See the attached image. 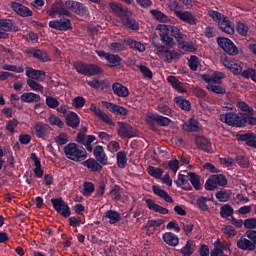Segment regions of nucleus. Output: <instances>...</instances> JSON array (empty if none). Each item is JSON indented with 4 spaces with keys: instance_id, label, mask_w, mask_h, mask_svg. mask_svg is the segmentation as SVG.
Returning a JSON list of instances; mask_svg holds the SVG:
<instances>
[{
    "instance_id": "64",
    "label": "nucleus",
    "mask_w": 256,
    "mask_h": 256,
    "mask_svg": "<svg viewBox=\"0 0 256 256\" xmlns=\"http://www.w3.org/2000/svg\"><path fill=\"white\" fill-rule=\"evenodd\" d=\"M188 65L191 71H197L199 68V58L197 56H190L188 60Z\"/></svg>"
},
{
    "instance_id": "14",
    "label": "nucleus",
    "mask_w": 256,
    "mask_h": 256,
    "mask_svg": "<svg viewBox=\"0 0 256 256\" xmlns=\"http://www.w3.org/2000/svg\"><path fill=\"white\" fill-rule=\"evenodd\" d=\"M65 7L67 9H71L74 13H77V15H85L87 13V8L84 7L82 3L68 0L65 2Z\"/></svg>"
},
{
    "instance_id": "44",
    "label": "nucleus",
    "mask_w": 256,
    "mask_h": 256,
    "mask_svg": "<svg viewBox=\"0 0 256 256\" xmlns=\"http://www.w3.org/2000/svg\"><path fill=\"white\" fill-rule=\"evenodd\" d=\"M156 111L162 115H167L168 117H173V110L169 107L167 103H161L156 107Z\"/></svg>"
},
{
    "instance_id": "61",
    "label": "nucleus",
    "mask_w": 256,
    "mask_h": 256,
    "mask_svg": "<svg viewBox=\"0 0 256 256\" xmlns=\"http://www.w3.org/2000/svg\"><path fill=\"white\" fill-rule=\"evenodd\" d=\"M120 191H121V187H119V185L112 186L110 190V196L112 197V199H114L115 201H120L121 199Z\"/></svg>"
},
{
    "instance_id": "22",
    "label": "nucleus",
    "mask_w": 256,
    "mask_h": 256,
    "mask_svg": "<svg viewBox=\"0 0 256 256\" xmlns=\"http://www.w3.org/2000/svg\"><path fill=\"white\" fill-rule=\"evenodd\" d=\"M83 167H87L92 173H99L103 170V166L99 161L89 158L82 163Z\"/></svg>"
},
{
    "instance_id": "34",
    "label": "nucleus",
    "mask_w": 256,
    "mask_h": 256,
    "mask_svg": "<svg viewBox=\"0 0 256 256\" xmlns=\"http://www.w3.org/2000/svg\"><path fill=\"white\" fill-rule=\"evenodd\" d=\"M7 31H11V23L7 22V20H0V39L9 38Z\"/></svg>"
},
{
    "instance_id": "6",
    "label": "nucleus",
    "mask_w": 256,
    "mask_h": 256,
    "mask_svg": "<svg viewBox=\"0 0 256 256\" xmlns=\"http://www.w3.org/2000/svg\"><path fill=\"white\" fill-rule=\"evenodd\" d=\"M51 203L57 213L63 217H71V208H69V205L62 198H52Z\"/></svg>"
},
{
    "instance_id": "57",
    "label": "nucleus",
    "mask_w": 256,
    "mask_h": 256,
    "mask_svg": "<svg viewBox=\"0 0 256 256\" xmlns=\"http://www.w3.org/2000/svg\"><path fill=\"white\" fill-rule=\"evenodd\" d=\"M137 67L145 79H153V71L149 67L144 65H138Z\"/></svg>"
},
{
    "instance_id": "25",
    "label": "nucleus",
    "mask_w": 256,
    "mask_h": 256,
    "mask_svg": "<svg viewBox=\"0 0 256 256\" xmlns=\"http://www.w3.org/2000/svg\"><path fill=\"white\" fill-rule=\"evenodd\" d=\"M162 239L166 245H169V247H177V245H179V236L172 232H165L162 235Z\"/></svg>"
},
{
    "instance_id": "3",
    "label": "nucleus",
    "mask_w": 256,
    "mask_h": 256,
    "mask_svg": "<svg viewBox=\"0 0 256 256\" xmlns=\"http://www.w3.org/2000/svg\"><path fill=\"white\" fill-rule=\"evenodd\" d=\"M74 68L80 75H86V77H93V75H99L101 68L93 64H85L83 62H75Z\"/></svg>"
},
{
    "instance_id": "10",
    "label": "nucleus",
    "mask_w": 256,
    "mask_h": 256,
    "mask_svg": "<svg viewBox=\"0 0 256 256\" xmlns=\"http://www.w3.org/2000/svg\"><path fill=\"white\" fill-rule=\"evenodd\" d=\"M48 25L51 29H56V31H69L71 29V20L68 18L52 20Z\"/></svg>"
},
{
    "instance_id": "53",
    "label": "nucleus",
    "mask_w": 256,
    "mask_h": 256,
    "mask_svg": "<svg viewBox=\"0 0 256 256\" xmlns=\"http://www.w3.org/2000/svg\"><path fill=\"white\" fill-rule=\"evenodd\" d=\"M150 13L154 19H157L161 23H167L169 21V17L159 10H151Z\"/></svg>"
},
{
    "instance_id": "32",
    "label": "nucleus",
    "mask_w": 256,
    "mask_h": 256,
    "mask_svg": "<svg viewBox=\"0 0 256 256\" xmlns=\"http://www.w3.org/2000/svg\"><path fill=\"white\" fill-rule=\"evenodd\" d=\"M153 193L157 195L158 197H161V199H164L166 203H173V198L167 193V191L161 189L159 186H153Z\"/></svg>"
},
{
    "instance_id": "7",
    "label": "nucleus",
    "mask_w": 256,
    "mask_h": 256,
    "mask_svg": "<svg viewBox=\"0 0 256 256\" xmlns=\"http://www.w3.org/2000/svg\"><path fill=\"white\" fill-rule=\"evenodd\" d=\"M217 43L225 53L228 55H239V50L237 49V46L231 41L229 38H218Z\"/></svg>"
},
{
    "instance_id": "38",
    "label": "nucleus",
    "mask_w": 256,
    "mask_h": 256,
    "mask_svg": "<svg viewBox=\"0 0 256 256\" xmlns=\"http://www.w3.org/2000/svg\"><path fill=\"white\" fill-rule=\"evenodd\" d=\"M182 129L188 132L199 131V122L195 119H190L189 122L183 124Z\"/></svg>"
},
{
    "instance_id": "58",
    "label": "nucleus",
    "mask_w": 256,
    "mask_h": 256,
    "mask_svg": "<svg viewBox=\"0 0 256 256\" xmlns=\"http://www.w3.org/2000/svg\"><path fill=\"white\" fill-rule=\"evenodd\" d=\"M2 69L4 71H12V73H23V71H25V69L22 66H15L11 64H4L2 66Z\"/></svg>"
},
{
    "instance_id": "20",
    "label": "nucleus",
    "mask_w": 256,
    "mask_h": 256,
    "mask_svg": "<svg viewBox=\"0 0 256 256\" xmlns=\"http://www.w3.org/2000/svg\"><path fill=\"white\" fill-rule=\"evenodd\" d=\"M103 105L104 107H106V109L110 110L111 113H115V115L125 116L127 115V113H129V110H127V108L113 104L111 102H103Z\"/></svg>"
},
{
    "instance_id": "49",
    "label": "nucleus",
    "mask_w": 256,
    "mask_h": 256,
    "mask_svg": "<svg viewBox=\"0 0 256 256\" xmlns=\"http://www.w3.org/2000/svg\"><path fill=\"white\" fill-rule=\"evenodd\" d=\"M175 103L180 109H183V111H189L191 109L189 100L183 99L182 97H176Z\"/></svg>"
},
{
    "instance_id": "36",
    "label": "nucleus",
    "mask_w": 256,
    "mask_h": 256,
    "mask_svg": "<svg viewBox=\"0 0 256 256\" xmlns=\"http://www.w3.org/2000/svg\"><path fill=\"white\" fill-rule=\"evenodd\" d=\"M124 41L126 45H129L131 49H134L135 51H139V53L145 52V45L143 43L135 41L133 39H127Z\"/></svg>"
},
{
    "instance_id": "23",
    "label": "nucleus",
    "mask_w": 256,
    "mask_h": 256,
    "mask_svg": "<svg viewBox=\"0 0 256 256\" xmlns=\"http://www.w3.org/2000/svg\"><path fill=\"white\" fill-rule=\"evenodd\" d=\"M110 9L112 13H116L121 19L124 17H131L132 15L131 10H123V7L115 2L110 3Z\"/></svg>"
},
{
    "instance_id": "60",
    "label": "nucleus",
    "mask_w": 256,
    "mask_h": 256,
    "mask_svg": "<svg viewBox=\"0 0 256 256\" xmlns=\"http://www.w3.org/2000/svg\"><path fill=\"white\" fill-rule=\"evenodd\" d=\"M230 247L231 246L227 242H221L217 240L214 243V249H217V251H221V253H225V251H229Z\"/></svg>"
},
{
    "instance_id": "9",
    "label": "nucleus",
    "mask_w": 256,
    "mask_h": 256,
    "mask_svg": "<svg viewBox=\"0 0 256 256\" xmlns=\"http://www.w3.org/2000/svg\"><path fill=\"white\" fill-rule=\"evenodd\" d=\"M118 125V135L121 137V139H131L136 137L137 131H135L131 125L124 122H119Z\"/></svg>"
},
{
    "instance_id": "2",
    "label": "nucleus",
    "mask_w": 256,
    "mask_h": 256,
    "mask_svg": "<svg viewBox=\"0 0 256 256\" xmlns=\"http://www.w3.org/2000/svg\"><path fill=\"white\" fill-rule=\"evenodd\" d=\"M64 153L70 161H85V159H87V151L85 148L75 143L67 144L64 147Z\"/></svg>"
},
{
    "instance_id": "41",
    "label": "nucleus",
    "mask_w": 256,
    "mask_h": 256,
    "mask_svg": "<svg viewBox=\"0 0 256 256\" xmlns=\"http://www.w3.org/2000/svg\"><path fill=\"white\" fill-rule=\"evenodd\" d=\"M48 123L53 127H59V129H63V127L65 126V123L63 122V120H61V118H59V116L55 114H51L48 117Z\"/></svg>"
},
{
    "instance_id": "50",
    "label": "nucleus",
    "mask_w": 256,
    "mask_h": 256,
    "mask_svg": "<svg viewBox=\"0 0 256 256\" xmlns=\"http://www.w3.org/2000/svg\"><path fill=\"white\" fill-rule=\"evenodd\" d=\"M147 171L151 177H154V179H161V177H163V169L161 168L149 166Z\"/></svg>"
},
{
    "instance_id": "45",
    "label": "nucleus",
    "mask_w": 256,
    "mask_h": 256,
    "mask_svg": "<svg viewBox=\"0 0 256 256\" xmlns=\"http://www.w3.org/2000/svg\"><path fill=\"white\" fill-rule=\"evenodd\" d=\"M238 141H245V143L250 147L251 143L256 140V135L254 133L240 134L237 136Z\"/></svg>"
},
{
    "instance_id": "46",
    "label": "nucleus",
    "mask_w": 256,
    "mask_h": 256,
    "mask_svg": "<svg viewBox=\"0 0 256 256\" xmlns=\"http://www.w3.org/2000/svg\"><path fill=\"white\" fill-rule=\"evenodd\" d=\"M215 197L218 201L225 203L231 199V191L229 190H220L216 192Z\"/></svg>"
},
{
    "instance_id": "63",
    "label": "nucleus",
    "mask_w": 256,
    "mask_h": 256,
    "mask_svg": "<svg viewBox=\"0 0 256 256\" xmlns=\"http://www.w3.org/2000/svg\"><path fill=\"white\" fill-rule=\"evenodd\" d=\"M190 183L197 189V191L201 189V180L199 179V175L190 173Z\"/></svg>"
},
{
    "instance_id": "24",
    "label": "nucleus",
    "mask_w": 256,
    "mask_h": 256,
    "mask_svg": "<svg viewBox=\"0 0 256 256\" xmlns=\"http://www.w3.org/2000/svg\"><path fill=\"white\" fill-rule=\"evenodd\" d=\"M112 91L114 95H117V97H122V98L129 97V88H127L126 86H124L119 82H115L112 85Z\"/></svg>"
},
{
    "instance_id": "11",
    "label": "nucleus",
    "mask_w": 256,
    "mask_h": 256,
    "mask_svg": "<svg viewBox=\"0 0 256 256\" xmlns=\"http://www.w3.org/2000/svg\"><path fill=\"white\" fill-rule=\"evenodd\" d=\"M175 15L180 21H183L188 25H197V18H195V15L189 11L176 10Z\"/></svg>"
},
{
    "instance_id": "21",
    "label": "nucleus",
    "mask_w": 256,
    "mask_h": 256,
    "mask_svg": "<svg viewBox=\"0 0 256 256\" xmlns=\"http://www.w3.org/2000/svg\"><path fill=\"white\" fill-rule=\"evenodd\" d=\"M103 221H108L110 225H115L121 221V214L115 210H108L102 217Z\"/></svg>"
},
{
    "instance_id": "31",
    "label": "nucleus",
    "mask_w": 256,
    "mask_h": 256,
    "mask_svg": "<svg viewBox=\"0 0 256 256\" xmlns=\"http://www.w3.org/2000/svg\"><path fill=\"white\" fill-rule=\"evenodd\" d=\"M21 101L24 103H39L41 96L33 92H25L20 96Z\"/></svg>"
},
{
    "instance_id": "54",
    "label": "nucleus",
    "mask_w": 256,
    "mask_h": 256,
    "mask_svg": "<svg viewBox=\"0 0 256 256\" xmlns=\"http://www.w3.org/2000/svg\"><path fill=\"white\" fill-rule=\"evenodd\" d=\"M16 127H19V121L17 119L14 118L6 122V131H8V133H11V135L17 132L15 130Z\"/></svg>"
},
{
    "instance_id": "8",
    "label": "nucleus",
    "mask_w": 256,
    "mask_h": 256,
    "mask_svg": "<svg viewBox=\"0 0 256 256\" xmlns=\"http://www.w3.org/2000/svg\"><path fill=\"white\" fill-rule=\"evenodd\" d=\"M47 14L52 17V19H55V17H63V15L69 17V10L63 7V2L61 0H57L47 11Z\"/></svg>"
},
{
    "instance_id": "29",
    "label": "nucleus",
    "mask_w": 256,
    "mask_h": 256,
    "mask_svg": "<svg viewBox=\"0 0 256 256\" xmlns=\"http://www.w3.org/2000/svg\"><path fill=\"white\" fill-rule=\"evenodd\" d=\"M195 141L199 149H202V151H206V153H211V149H212L211 142L207 138L198 136L196 137Z\"/></svg>"
},
{
    "instance_id": "19",
    "label": "nucleus",
    "mask_w": 256,
    "mask_h": 256,
    "mask_svg": "<svg viewBox=\"0 0 256 256\" xmlns=\"http://www.w3.org/2000/svg\"><path fill=\"white\" fill-rule=\"evenodd\" d=\"M93 153L96 161H98L100 165H109L107 154H105V149H103V146H96Z\"/></svg>"
},
{
    "instance_id": "13",
    "label": "nucleus",
    "mask_w": 256,
    "mask_h": 256,
    "mask_svg": "<svg viewBox=\"0 0 256 256\" xmlns=\"http://www.w3.org/2000/svg\"><path fill=\"white\" fill-rule=\"evenodd\" d=\"M11 7L17 15H20V17H31L33 16V11L31 9L27 8L25 5L18 3V2H12Z\"/></svg>"
},
{
    "instance_id": "5",
    "label": "nucleus",
    "mask_w": 256,
    "mask_h": 256,
    "mask_svg": "<svg viewBox=\"0 0 256 256\" xmlns=\"http://www.w3.org/2000/svg\"><path fill=\"white\" fill-rule=\"evenodd\" d=\"M227 185V178L223 174H214L211 175L206 183H205V189L207 191H215L217 187H225Z\"/></svg>"
},
{
    "instance_id": "12",
    "label": "nucleus",
    "mask_w": 256,
    "mask_h": 256,
    "mask_svg": "<svg viewBox=\"0 0 256 256\" xmlns=\"http://www.w3.org/2000/svg\"><path fill=\"white\" fill-rule=\"evenodd\" d=\"M201 79L208 83V85H213V83L220 85L221 80L225 79V74L223 72H214L213 75L203 74Z\"/></svg>"
},
{
    "instance_id": "39",
    "label": "nucleus",
    "mask_w": 256,
    "mask_h": 256,
    "mask_svg": "<svg viewBox=\"0 0 256 256\" xmlns=\"http://www.w3.org/2000/svg\"><path fill=\"white\" fill-rule=\"evenodd\" d=\"M87 85L93 89H105V87H107V80H99L97 78H93L92 80L87 81Z\"/></svg>"
},
{
    "instance_id": "18",
    "label": "nucleus",
    "mask_w": 256,
    "mask_h": 256,
    "mask_svg": "<svg viewBox=\"0 0 256 256\" xmlns=\"http://www.w3.org/2000/svg\"><path fill=\"white\" fill-rule=\"evenodd\" d=\"M145 203L148 209H150V211H154V213H160L161 215H167L169 213L167 208L159 206L157 203H155V200L151 198H146Z\"/></svg>"
},
{
    "instance_id": "4",
    "label": "nucleus",
    "mask_w": 256,
    "mask_h": 256,
    "mask_svg": "<svg viewBox=\"0 0 256 256\" xmlns=\"http://www.w3.org/2000/svg\"><path fill=\"white\" fill-rule=\"evenodd\" d=\"M220 121L230 127H245L243 117L233 112L220 114Z\"/></svg>"
},
{
    "instance_id": "37",
    "label": "nucleus",
    "mask_w": 256,
    "mask_h": 256,
    "mask_svg": "<svg viewBox=\"0 0 256 256\" xmlns=\"http://www.w3.org/2000/svg\"><path fill=\"white\" fill-rule=\"evenodd\" d=\"M121 21L122 24L127 27V29H131L132 31H139V23L133 19H130L129 16H124Z\"/></svg>"
},
{
    "instance_id": "28",
    "label": "nucleus",
    "mask_w": 256,
    "mask_h": 256,
    "mask_svg": "<svg viewBox=\"0 0 256 256\" xmlns=\"http://www.w3.org/2000/svg\"><path fill=\"white\" fill-rule=\"evenodd\" d=\"M218 27H220L221 31L227 33V35H233V33H235V28L231 25V21L226 17L218 22Z\"/></svg>"
},
{
    "instance_id": "51",
    "label": "nucleus",
    "mask_w": 256,
    "mask_h": 256,
    "mask_svg": "<svg viewBox=\"0 0 256 256\" xmlns=\"http://www.w3.org/2000/svg\"><path fill=\"white\" fill-rule=\"evenodd\" d=\"M159 114L148 112L145 116V123L149 125V127H155V123H157V119Z\"/></svg>"
},
{
    "instance_id": "55",
    "label": "nucleus",
    "mask_w": 256,
    "mask_h": 256,
    "mask_svg": "<svg viewBox=\"0 0 256 256\" xmlns=\"http://www.w3.org/2000/svg\"><path fill=\"white\" fill-rule=\"evenodd\" d=\"M220 215L223 219H225L227 217H231V215H233V207H231V205H229V204H225V205L221 206Z\"/></svg>"
},
{
    "instance_id": "47",
    "label": "nucleus",
    "mask_w": 256,
    "mask_h": 256,
    "mask_svg": "<svg viewBox=\"0 0 256 256\" xmlns=\"http://www.w3.org/2000/svg\"><path fill=\"white\" fill-rule=\"evenodd\" d=\"M178 47L182 51H188L189 53H195V51H197V48H195V45H193V43L185 42L183 40H180L178 42Z\"/></svg>"
},
{
    "instance_id": "48",
    "label": "nucleus",
    "mask_w": 256,
    "mask_h": 256,
    "mask_svg": "<svg viewBox=\"0 0 256 256\" xmlns=\"http://www.w3.org/2000/svg\"><path fill=\"white\" fill-rule=\"evenodd\" d=\"M117 165L120 169H125V165H127V154L125 151H120L116 154Z\"/></svg>"
},
{
    "instance_id": "52",
    "label": "nucleus",
    "mask_w": 256,
    "mask_h": 256,
    "mask_svg": "<svg viewBox=\"0 0 256 256\" xmlns=\"http://www.w3.org/2000/svg\"><path fill=\"white\" fill-rule=\"evenodd\" d=\"M32 55L33 57H35V59H39V61H43V63L51 60L47 55V52L43 50H33Z\"/></svg>"
},
{
    "instance_id": "62",
    "label": "nucleus",
    "mask_w": 256,
    "mask_h": 256,
    "mask_svg": "<svg viewBox=\"0 0 256 256\" xmlns=\"http://www.w3.org/2000/svg\"><path fill=\"white\" fill-rule=\"evenodd\" d=\"M206 87L208 91H212V93H216L217 95H225V88L219 85L208 84Z\"/></svg>"
},
{
    "instance_id": "35",
    "label": "nucleus",
    "mask_w": 256,
    "mask_h": 256,
    "mask_svg": "<svg viewBox=\"0 0 256 256\" xmlns=\"http://www.w3.org/2000/svg\"><path fill=\"white\" fill-rule=\"evenodd\" d=\"M189 181H190V173H188V175L179 174L176 183L177 185H179V187H182V189L189 190L191 189V185H189Z\"/></svg>"
},
{
    "instance_id": "40",
    "label": "nucleus",
    "mask_w": 256,
    "mask_h": 256,
    "mask_svg": "<svg viewBox=\"0 0 256 256\" xmlns=\"http://www.w3.org/2000/svg\"><path fill=\"white\" fill-rule=\"evenodd\" d=\"M34 133L36 136L39 137V139H43V137H45L46 133H47V125L43 124V123H36L34 125Z\"/></svg>"
},
{
    "instance_id": "17",
    "label": "nucleus",
    "mask_w": 256,
    "mask_h": 256,
    "mask_svg": "<svg viewBox=\"0 0 256 256\" xmlns=\"http://www.w3.org/2000/svg\"><path fill=\"white\" fill-rule=\"evenodd\" d=\"M26 76L28 79H32V81H43L47 75L43 70H35L31 67L26 68Z\"/></svg>"
},
{
    "instance_id": "26",
    "label": "nucleus",
    "mask_w": 256,
    "mask_h": 256,
    "mask_svg": "<svg viewBox=\"0 0 256 256\" xmlns=\"http://www.w3.org/2000/svg\"><path fill=\"white\" fill-rule=\"evenodd\" d=\"M237 247L242 251H255L256 249V246L254 243H252L249 239L243 238V237H241L237 241Z\"/></svg>"
},
{
    "instance_id": "42",
    "label": "nucleus",
    "mask_w": 256,
    "mask_h": 256,
    "mask_svg": "<svg viewBox=\"0 0 256 256\" xmlns=\"http://www.w3.org/2000/svg\"><path fill=\"white\" fill-rule=\"evenodd\" d=\"M26 83L28 87H30L31 91H35L36 93H43L44 87L39 82L33 80V79H27Z\"/></svg>"
},
{
    "instance_id": "30",
    "label": "nucleus",
    "mask_w": 256,
    "mask_h": 256,
    "mask_svg": "<svg viewBox=\"0 0 256 256\" xmlns=\"http://www.w3.org/2000/svg\"><path fill=\"white\" fill-rule=\"evenodd\" d=\"M168 83L173 87V89H176V91H179V93H185L187 91L185 89V84H183L177 77L175 76H168L167 77Z\"/></svg>"
},
{
    "instance_id": "27",
    "label": "nucleus",
    "mask_w": 256,
    "mask_h": 256,
    "mask_svg": "<svg viewBox=\"0 0 256 256\" xmlns=\"http://www.w3.org/2000/svg\"><path fill=\"white\" fill-rule=\"evenodd\" d=\"M80 123H81V120L79 119V115H77V113L69 112L67 114L66 125H68V127H71L72 129H77Z\"/></svg>"
},
{
    "instance_id": "16",
    "label": "nucleus",
    "mask_w": 256,
    "mask_h": 256,
    "mask_svg": "<svg viewBox=\"0 0 256 256\" xmlns=\"http://www.w3.org/2000/svg\"><path fill=\"white\" fill-rule=\"evenodd\" d=\"M221 61L224 67H226V69H229L231 73H233L234 75H241V72L243 71V67H241V65L227 59V57L221 58Z\"/></svg>"
},
{
    "instance_id": "56",
    "label": "nucleus",
    "mask_w": 256,
    "mask_h": 256,
    "mask_svg": "<svg viewBox=\"0 0 256 256\" xmlns=\"http://www.w3.org/2000/svg\"><path fill=\"white\" fill-rule=\"evenodd\" d=\"M95 191V184L93 182H84L82 194L84 197H89Z\"/></svg>"
},
{
    "instance_id": "1",
    "label": "nucleus",
    "mask_w": 256,
    "mask_h": 256,
    "mask_svg": "<svg viewBox=\"0 0 256 256\" xmlns=\"http://www.w3.org/2000/svg\"><path fill=\"white\" fill-rule=\"evenodd\" d=\"M156 29L159 31L160 40L164 44L156 45V55L165 63H173V61L179 59V53L175 52V50H169V48L173 49L175 47V39L177 43L183 41V32L177 26L167 24H159Z\"/></svg>"
},
{
    "instance_id": "15",
    "label": "nucleus",
    "mask_w": 256,
    "mask_h": 256,
    "mask_svg": "<svg viewBox=\"0 0 256 256\" xmlns=\"http://www.w3.org/2000/svg\"><path fill=\"white\" fill-rule=\"evenodd\" d=\"M90 111L98 117V119H101V121H104V123H107V125H113V120L109 115H107L105 112H103L97 105L94 103L91 104L90 106Z\"/></svg>"
},
{
    "instance_id": "59",
    "label": "nucleus",
    "mask_w": 256,
    "mask_h": 256,
    "mask_svg": "<svg viewBox=\"0 0 256 256\" xmlns=\"http://www.w3.org/2000/svg\"><path fill=\"white\" fill-rule=\"evenodd\" d=\"M208 201H209V199L201 196L197 199L196 205L198 208H200L201 211H209V206H207Z\"/></svg>"
},
{
    "instance_id": "33",
    "label": "nucleus",
    "mask_w": 256,
    "mask_h": 256,
    "mask_svg": "<svg viewBox=\"0 0 256 256\" xmlns=\"http://www.w3.org/2000/svg\"><path fill=\"white\" fill-rule=\"evenodd\" d=\"M195 252V242L193 240H188L184 247L181 248L180 253L183 256H192Z\"/></svg>"
},
{
    "instance_id": "43",
    "label": "nucleus",
    "mask_w": 256,
    "mask_h": 256,
    "mask_svg": "<svg viewBox=\"0 0 256 256\" xmlns=\"http://www.w3.org/2000/svg\"><path fill=\"white\" fill-rule=\"evenodd\" d=\"M106 61H108L109 67H119V65H121V62L123 61V59H121V57H119V55L108 54Z\"/></svg>"
}]
</instances>
